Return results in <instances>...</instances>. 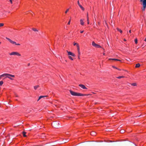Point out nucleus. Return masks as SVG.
Segmentation results:
<instances>
[{
    "instance_id": "obj_1",
    "label": "nucleus",
    "mask_w": 146,
    "mask_h": 146,
    "mask_svg": "<svg viewBox=\"0 0 146 146\" xmlns=\"http://www.w3.org/2000/svg\"><path fill=\"white\" fill-rule=\"evenodd\" d=\"M70 93V94L73 96H88L90 95V94H82L80 93H77L75 92H74L71 90H69Z\"/></svg>"
},
{
    "instance_id": "obj_2",
    "label": "nucleus",
    "mask_w": 146,
    "mask_h": 146,
    "mask_svg": "<svg viewBox=\"0 0 146 146\" xmlns=\"http://www.w3.org/2000/svg\"><path fill=\"white\" fill-rule=\"evenodd\" d=\"M140 2L141 3V4L143 5L142 10L144 11L146 8V0H140Z\"/></svg>"
},
{
    "instance_id": "obj_3",
    "label": "nucleus",
    "mask_w": 146,
    "mask_h": 146,
    "mask_svg": "<svg viewBox=\"0 0 146 146\" xmlns=\"http://www.w3.org/2000/svg\"><path fill=\"white\" fill-rule=\"evenodd\" d=\"M60 124V123L59 122L55 121L52 124V125L53 127L58 128L59 127Z\"/></svg>"
},
{
    "instance_id": "obj_4",
    "label": "nucleus",
    "mask_w": 146,
    "mask_h": 146,
    "mask_svg": "<svg viewBox=\"0 0 146 146\" xmlns=\"http://www.w3.org/2000/svg\"><path fill=\"white\" fill-rule=\"evenodd\" d=\"M1 75H2V77H5V78H7V75L11 76V77H13V78H14L15 77V76L14 75H11V74H7V73Z\"/></svg>"
},
{
    "instance_id": "obj_5",
    "label": "nucleus",
    "mask_w": 146,
    "mask_h": 146,
    "mask_svg": "<svg viewBox=\"0 0 146 146\" xmlns=\"http://www.w3.org/2000/svg\"><path fill=\"white\" fill-rule=\"evenodd\" d=\"M92 45L93 46H94L96 48H102V47L101 46H100V45H99L98 44H96V43H95V42L94 41L92 42Z\"/></svg>"
},
{
    "instance_id": "obj_6",
    "label": "nucleus",
    "mask_w": 146,
    "mask_h": 146,
    "mask_svg": "<svg viewBox=\"0 0 146 146\" xmlns=\"http://www.w3.org/2000/svg\"><path fill=\"white\" fill-rule=\"evenodd\" d=\"M9 54L11 55H17L18 56H21V54L17 52H13Z\"/></svg>"
},
{
    "instance_id": "obj_7",
    "label": "nucleus",
    "mask_w": 146,
    "mask_h": 146,
    "mask_svg": "<svg viewBox=\"0 0 146 146\" xmlns=\"http://www.w3.org/2000/svg\"><path fill=\"white\" fill-rule=\"evenodd\" d=\"M67 52L68 53V55H69V56L71 55V56H74V57L75 56V54H74L73 53H72V52H70V51H68L67 50Z\"/></svg>"
},
{
    "instance_id": "obj_8",
    "label": "nucleus",
    "mask_w": 146,
    "mask_h": 146,
    "mask_svg": "<svg viewBox=\"0 0 146 146\" xmlns=\"http://www.w3.org/2000/svg\"><path fill=\"white\" fill-rule=\"evenodd\" d=\"M79 86L83 89H87V88L85 87V86L83 84H80L79 85Z\"/></svg>"
},
{
    "instance_id": "obj_9",
    "label": "nucleus",
    "mask_w": 146,
    "mask_h": 146,
    "mask_svg": "<svg viewBox=\"0 0 146 146\" xmlns=\"http://www.w3.org/2000/svg\"><path fill=\"white\" fill-rule=\"evenodd\" d=\"M77 3L80 7L81 8V9L83 10L84 11V9L83 7L79 3V1H77Z\"/></svg>"
},
{
    "instance_id": "obj_10",
    "label": "nucleus",
    "mask_w": 146,
    "mask_h": 146,
    "mask_svg": "<svg viewBox=\"0 0 146 146\" xmlns=\"http://www.w3.org/2000/svg\"><path fill=\"white\" fill-rule=\"evenodd\" d=\"M84 19H81L80 20V23L81 25H83L84 24V22H83Z\"/></svg>"
},
{
    "instance_id": "obj_11",
    "label": "nucleus",
    "mask_w": 146,
    "mask_h": 146,
    "mask_svg": "<svg viewBox=\"0 0 146 146\" xmlns=\"http://www.w3.org/2000/svg\"><path fill=\"white\" fill-rule=\"evenodd\" d=\"M96 133L95 132L93 131L91 133V135L93 136H95L96 135Z\"/></svg>"
},
{
    "instance_id": "obj_12",
    "label": "nucleus",
    "mask_w": 146,
    "mask_h": 146,
    "mask_svg": "<svg viewBox=\"0 0 146 146\" xmlns=\"http://www.w3.org/2000/svg\"><path fill=\"white\" fill-rule=\"evenodd\" d=\"M109 60H114L119 61L120 62H121V60H120L117 59H115V58H113V59L110 58V59H109Z\"/></svg>"
},
{
    "instance_id": "obj_13",
    "label": "nucleus",
    "mask_w": 146,
    "mask_h": 146,
    "mask_svg": "<svg viewBox=\"0 0 146 146\" xmlns=\"http://www.w3.org/2000/svg\"><path fill=\"white\" fill-rule=\"evenodd\" d=\"M45 97H47V96H39V98L37 101H39L41 98H44Z\"/></svg>"
},
{
    "instance_id": "obj_14",
    "label": "nucleus",
    "mask_w": 146,
    "mask_h": 146,
    "mask_svg": "<svg viewBox=\"0 0 146 146\" xmlns=\"http://www.w3.org/2000/svg\"><path fill=\"white\" fill-rule=\"evenodd\" d=\"M140 66V64L139 63H137L136 64L135 67L136 68H139Z\"/></svg>"
},
{
    "instance_id": "obj_15",
    "label": "nucleus",
    "mask_w": 146,
    "mask_h": 146,
    "mask_svg": "<svg viewBox=\"0 0 146 146\" xmlns=\"http://www.w3.org/2000/svg\"><path fill=\"white\" fill-rule=\"evenodd\" d=\"M32 29L35 32H38V30H37L36 29H35V28H33Z\"/></svg>"
},
{
    "instance_id": "obj_16",
    "label": "nucleus",
    "mask_w": 146,
    "mask_h": 146,
    "mask_svg": "<svg viewBox=\"0 0 146 146\" xmlns=\"http://www.w3.org/2000/svg\"><path fill=\"white\" fill-rule=\"evenodd\" d=\"M26 133V132L24 131H23V136L24 137H26L27 136L26 135H25Z\"/></svg>"
},
{
    "instance_id": "obj_17",
    "label": "nucleus",
    "mask_w": 146,
    "mask_h": 146,
    "mask_svg": "<svg viewBox=\"0 0 146 146\" xmlns=\"http://www.w3.org/2000/svg\"><path fill=\"white\" fill-rule=\"evenodd\" d=\"M131 84L133 86H137V84L136 83H133Z\"/></svg>"
},
{
    "instance_id": "obj_18",
    "label": "nucleus",
    "mask_w": 146,
    "mask_h": 146,
    "mask_svg": "<svg viewBox=\"0 0 146 146\" xmlns=\"http://www.w3.org/2000/svg\"><path fill=\"white\" fill-rule=\"evenodd\" d=\"M6 38L11 43V41H12V40H11L10 39L7 37H6Z\"/></svg>"
},
{
    "instance_id": "obj_19",
    "label": "nucleus",
    "mask_w": 146,
    "mask_h": 146,
    "mask_svg": "<svg viewBox=\"0 0 146 146\" xmlns=\"http://www.w3.org/2000/svg\"><path fill=\"white\" fill-rule=\"evenodd\" d=\"M39 86L37 85V86H34V87L35 89L36 90L39 87Z\"/></svg>"
},
{
    "instance_id": "obj_20",
    "label": "nucleus",
    "mask_w": 146,
    "mask_h": 146,
    "mask_svg": "<svg viewBox=\"0 0 146 146\" xmlns=\"http://www.w3.org/2000/svg\"><path fill=\"white\" fill-rule=\"evenodd\" d=\"M124 76H119L118 77H117V78H118V79H120V78H124Z\"/></svg>"
},
{
    "instance_id": "obj_21",
    "label": "nucleus",
    "mask_w": 146,
    "mask_h": 146,
    "mask_svg": "<svg viewBox=\"0 0 146 146\" xmlns=\"http://www.w3.org/2000/svg\"><path fill=\"white\" fill-rule=\"evenodd\" d=\"M117 30L119 31L121 33H122V30H121L120 29L118 28H117Z\"/></svg>"
},
{
    "instance_id": "obj_22",
    "label": "nucleus",
    "mask_w": 146,
    "mask_h": 146,
    "mask_svg": "<svg viewBox=\"0 0 146 146\" xmlns=\"http://www.w3.org/2000/svg\"><path fill=\"white\" fill-rule=\"evenodd\" d=\"M11 76H8L7 75V78H9L11 80H13V79H12V78H11Z\"/></svg>"
},
{
    "instance_id": "obj_23",
    "label": "nucleus",
    "mask_w": 146,
    "mask_h": 146,
    "mask_svg": "<svg viewBox=\"0 0 146 146\" xmlns=\"http://www.w3.org/2000/svg\"><path fill=\"white\" fill-rule=\"evenodd\" d=\"M11 43V44H15V45H16V42H15L13 41V40H12Z\"/></svg>"
},
{
    "instance_id": "obj_24",
    "label": "nucleus",
    "mask_w": 146,
    "mask_h": 146,
    "mask_svg": "<svg viewBox=\"0 0 146 146\" xmlns=\"http://www.w3.org/2000/svg\"><path fill=\"white\" fill-rule=\"evenodd\" d=\"M11 43V44H15V45H16V42H15L13 41V40H12Z\"/></svg>"
},
{
    "instance_id": "obj_25",
    "label": "nucleus",
    "mask_w": 146,
    "mask_h": 146,
    "mask_svg": "<svg viewBox=\"0 0 146 146\" xmlns=\"http://www.w3.org/2000/svg\"><path fill=\"white\" fill-rule=\"evenodd\" d=\"M135 44H137V38H136L135 39Z\"/></svg>"
},
{
    "instance_id": "obj_26",
    "label": "nucleus",
    "mask_w": 146,
    "mask_h": 146,
    "mask_svg": "<svg viewBox=\"0 0 146 146\" xmlns=\"http://www.w3.org/2000/svg\"><path fill=\"white\" fill-rule=\"evenodd\" d=\"M3 84V81H0V86H1Z\"/></svg>"
},
{
    "instance_id": "obj_27",
    "label": "nucleus",
    "mask_w": 146,
    "mask_h": 146,
    "mask_svg": "<svg viewBox=\"0 0 146 146\" xmlns=\"http://www.w3.org/2000/svg\"><path fill=\"white\" fill-rule=\"evenodd\" d=\"M112 67H113V68H115V69H117V70H120V69H119L118 68H117V67H115V66H113Z\"/></svg>"
},
{
    "instance_id": "obj_28",
    "label": "nucleus",
    "mask_w": 146,
    "mask_h": 146,
    "mask_svg": "<svg viewBox=\"0 0 146 146\" xmlns=\"http://www.w3.org/2000/svg\"><path fill=\"white\" fill-rule=\"evenodd\" d=\"M4 25V24L3 23H0V27H1Z\"/></svg>"
},
{
    "instance_id": "obj_29",
    "label": "nucleus",
    "mask_w": 146,
    "mask_h": 146,
    "mask_svg": "<svg viewBox=\"0 0 146 146\" xmlns=\"http://www.w3.org/2000/svg\"><path fill=\"white\" fill-rule=\"evenodd\" d=\"M87 21H88V20H89V17H88V14L87 13Z\"/></svg>"
},
{
    "instance_id": "obj_30",
    "label": "nucleus",
    "mask_w": 146,
    "mask_h": 146,
    "mask_svg": "<svg viewBox=\"0 0 146 146\" xmlns=\"http://www.w3.org/2000/svg\"><path fill=\"white\" fill-rule=\"evenodd\" d=\"M131 146H137L136 144H134V143H132L131 145Z\"/></svg>"
},
{
    "instance_id": "obj_31",
    "label": "nucleus",
    "mask_w": 146,
    "mask_h": 146,
    "mask_svg": "<svg viewBox=\"0 0 146 146\" xmlns=\"http://www.w3.org/2000/svg\"><path fill=\"white\" fill-rule=\"evenodd\" d=\"M69 58L71 59L72 60H73V59L72 58V57L71 56H69L68 57Z\"/></svg>"
},
{
    "instance_id": "obj_32",
    "label": "nucleus",
    "mask_w": 146,
    "mask_h": 146,
    "mask_svg": "<svg viewBox=\"0 0 146 146\" xmlns=\"http://www.w3.org/2000/svg\"><path fill=\"white\" fill-rule=\"evenodd\" d=\"M124 132V130H122L120 131V132L122 133H123Z\"/></svg>"
},
{
    "instance_id": "obj_33",
    "label": "nucleus",
    "mask_w": 146,
    "mask_h": 146,
    "mask_svg": "<svg viewBox=\"0 0 146 146\" xmlns=\"http://www.w3.org/2000/svg\"><path fill=\"white\" fill-rule=\"evenodd\" d=\"M78 44L77 43H75V42H74V46H75V45H77V44Z\"/></svg>"
},
{
    "instance_id": "obj_34",
    "label": "nucleus",
    "mask_w": 146,
    "mask_h": 146,
    "mask_svg": "<svg viewBox=\"0 0 146 146\" xmlns=\"http://www.w3.org/2000/svg\"><path fill=\"white\" fill-rule=\"evenodd\" d=\"M70 21H71V19H70L68 23V25H70Z\"/></svg>"
},
{
    "instance_id": "obj_35",
    "label": "nucleus",
    "mask_w": 146,
    "mask_h": 146,
    "mask_svg": "<svg viewBox=\"0 0 146 146\" xmlns=\"http://www.w3.org/2000/svg\"><path fill=\"white\" fill-rule=\"evenodd\" d=\"M69 11V9H67V10L65 12V13H66L68 11Z\"/></svg>"
},
{
    "instance_id": "obj_36",
    "label": "nucleus",
    "mask_w": 146,
    "mask_h": 146,
    "mask_svg": "<svg viewBox=\"0 0 146 146\" xmlns=\"http://www.w3.org/2000/svg\"><path fill=\"white\" fill-rule=\"evenodd\" d=\"M77 50H78V52L80 51V47L78 48H77Z\"/></svg>"
},
{
    "instance_id": "obj_37",
    "label": "nucleus",
    "mask_w": 146,
    "mask_h": 146,
    "mask_svg": "<svg viewBox=\"0 0 146 146\" xmlns=\"http://www.w3.org/2000/svg\"><path fill=\"white\" fill-rule=\"evenodd\" d=\"M76 46H77V48H78L79 47V46L78 44H77V45Z\"/></svg>"
},
{
    "instance_id": "obj_38",
    "label": "nucleus",
    "mask_w": 146,
    "mask_h": 146,
    "mask_svg": "<svg viewBox=\"0 0 146 146\" xmlns=\"http://www.w3.org/2000/svg\"><path fill=\"white\" fill-rule=\"evenodd\" d=\"M78 56H80V51L78 52Z\"/></svg>"
},
{
    "instance_id": "obj_39",
    "label": "nucleus",
    "mask_w": 146,
    "mask_h": 146,
    "mask_svg": "<svg viewBox=\"0 0 146 146\" xmlns=\"http://www.w3.org/2000/svg\"><path fill=\"white\" fill-rule=\"evenodd\" d=\"M10 1L11 4L12 3V0H10Z\"/></svg>"
},
{
    "instance_id": "obj_40",
    "label": "nucleus",
    "mask_w": 146,
    "mask_h": 146,
    "mask_svg": "<svg viewBox=\"0 0 146 146\" xmlns=\"http://www.w3.org/2000/svg\"><path fill=\"white\" fill-rule=\"evenodd\" d=\"M20 44H16V45H20Z\"/></svg>"
},
{
    "instance_id": "obj_41",
    "label": "nucleus",
    "mask_w": 146,
    "mask_h": 146,
    "mask_svg": "<svg viewBox=\"0 0 146 146\" xmlns=\"http://www.w3.org/2000/svg\"><path fill=\"white\" fill-rule=\"evenodd\" d=\"M2 75L0 76V80L2 78Z\"/></svg>"
},
{
    "instance_id": "obj_42",
    "label": "nucleus",
    "mask_w": 146,
    "mask_h": 146,
    "mask_svg": "<svg viewBox=\"0 0 146 146\" xmlns=\"http://www.w3.org/2000/svg\"><path fill=\"white\" fill-rule=\"evenodd\" d=\"M84 31H80V33H83Z\"/></svg>"
},
{
    "instance_id": "obj_43",
    "label": "nucleus",
    "mask_w": 146,
    "mask_h": 146,
    "mask_svg": "<svg viewBox=\"0 0 146 146\" xmlns=\"http://www.w3.org/2000/svg\"><path fill=\"white\" fill-rule=\"evenodd\" d=\"M129 33H131V30H130L129 31Z\"/></svg>"
},
{
    "instance_id": "obj_44",
    "label": "nucleus",
    "mask_w": 146,
    "mask_h": 146,
    "mask_svg": "<svg viewBox=\"0 0 146 146\" xmlns=\"http://www.w3.org/2000/svg\"><path fill=\"white\" fill-rule=\"evenodd\" d=\"M78 58L79 59H80V56H78Z\"/></svg>"
},
{
    "instance_id": "obj_45",
    "label": "nucleus",
    "mask_w": 146,
    "mask_h": 146,
    "mask_svg": "<svg viewBox=\"0 0 146 146\" xmlns=\"http://www.w3.org/2000/svg\"><path fill=\"white\" fill-rule=\"evenodd\" d=\"M88 22H87V23L88 24H89V20H88V21H87Z\"/></svg>"
},
{
    "instance_id": "obj_46",
    "label": "nucleus",
    "mask_w": 146,
    "mask_h": 146,
    "mask_svg": "<svg viewBox=\"0 0 146 146\" xmlns=\"http://www.w3.org/2000/svg\"><path fill=\"white\" fill-rule=\"evenodd\" d=\"M144 41H146V38H145L144 40Z\"/></svg>"
},
{
    "instance_id": "obj_47",
    "label": "nucleus",
    "mask_w": 146,
    "mask_h": 146,
    "mask_svg": "<svg viewBox=\"0 0 146 146\" xmlns=\"http://www.w3.org/2000/svg\"><path fill=\"white\" fill-rule=\"evenodd\" d=\"M67 142V141H64V143H66Z\"/></svg>"
},
{
    "instance_id": "obj_48",
    "label": "nucleus",
    "mask_w": 146,
    "mask_h": 146,
    "mask_svg": "<svg viewBox=\"0 0 146 146\" xmlns=\"http://www.w3.org/2000/svg\"><path fill=\"white\" fill-rule=\"evenodd\" d=\"M124 40L125 41H126V40L125 39H124Z\"/></svg>"
},
{
    "instance_id": "obj_49",
    "label": "nucleus",
    "mask_w": 146,
    "mask_h": 146,
    "mask_svg": "<svg viewBox=\"0 0 146 146\" xmlns=\"http://www.w3.org/2000/svg\"><path fill=\"white\" fill-rule=\"evenodd\" d=\"M30 65V64L29 63L28 64V66H29Z\"/></svg>"
},
{
    "instance_id": "obj_50",
    "label": "nucleus",
    "mask_w": 146,
    "mask_h": 146,
    "mask_svg": "<svg viewBox=\"0 0 146 146\" xmlns=\"http://www.w3.org/2000/svg\"><path fill=\"white\" fill-rule=\"evenodd\" d=\"M67 141V142H68V141Z\"/></svg>"
},
{
    "instance_id": "obj_51",
    "label": "nucleus",
    "mask_w": 146,
    "mask_h": 146,
    "mask_svg": "<svg viewBox=\"0 0 146 146\" xmlns=\"http://www.w3.org/2000/svg\"><path fill=\"white\" fill-rule=\"evenodd\" d=\"M103 54H104V55H105V53H104Z\"/></svg>"
},
{
    "instance_id": "obj_52",
    "label": "nucleus",
    "mask_w": 146,
    "mask_h": 146,
    "mask_svg": "<svg viewBox=\"0 0 146 146\" xmlns=\"http://www.w3.org/2000/svg\"><path fill=\"white\" fill-rule=\"evenodd\" d=\"M1 42H0V44H1Z\"/></svg>"
}]
</instances>
